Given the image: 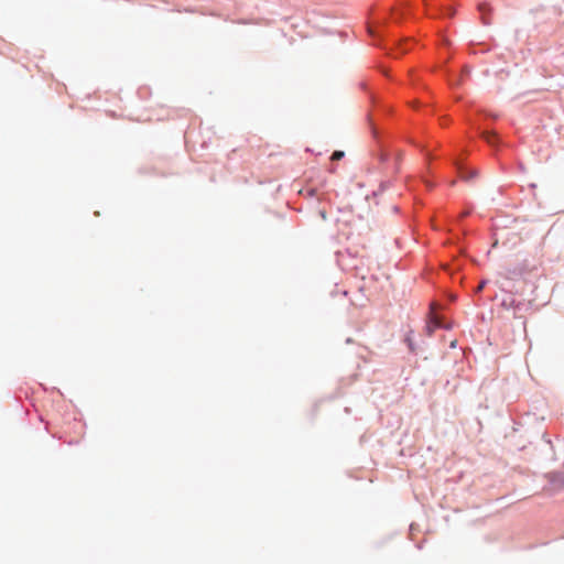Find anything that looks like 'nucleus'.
<instances>
[{
    "mask_svg": "<svg viewBox=\"0 0 564 564\" xmlns=\"http://www.w3.org/2000/svg\"><path fill=\"white\" fill-rule=\"evenodd\" d=\"M425 15L423 0H395L393 8L382 12L377 19L376 24L369 26L368 33L370 42L375 46L391 51L392 54L405 52L411 47H427L430 45L447 48L449 41L440 26L431 25L430 31L426 25L417 26L410 36L395 34L392 25H399L403 22H410L416 25Z\"/></svg>",
    "mask_w": 564,
    "mask_h": 564,
    "instance_id": "1",
    "label": "nucleus"
},
{
    "mask_svg": "<svg viewBox=\"0 0 564 564\" xmlns=\"http://www.w3.org/2000/svg\"><path fill=\"white\" fill-rule=\"evenodd\" d=\"M409 142L424 159L427 175L423 178V186L426 191H432L440 183L454 186L458 180L471 183L478 177V171L469 164L460 145L444 147L424 128L410 134Z\"/></svg>",
    "mask_w": 564,
    "mask_h": 564,
    "instance_id": "2",
    "label": "nucleus"
},
{
    "mask_svg": "<svg viewBox=\"0 0 564 564\" xmlns=\"http://www.w3.org/2000/svg\"><path fill=\"white\" fill-rule=\"evenodd\" d=\"M371 113L368 116V124L376 150L372 155L381 164H390L393 162L395 166L399 154L398 151L390 144L391 139L399 132L392 128L402 119L403 113L400 109L390 101L382 99H375L371 97Z\"/></svg>",
    "mask_w": 564,
    "mask_h": 564,
    "instance_id": "3",
    "label": "nucleus"
},
{
    "mask_svg": "<svg viewBox=\"0 0 564 564\" xmlns=\"http://www.w3.org/2000/svg\"><path fill=\"white\" fill-rule=\"evenodd\" d=\"M454 327V323L445 316L444 313L431 308L430 313L425 318V325L423 327V333L420 335L421 341L417 344L414 340L413 330H410L404 336V343L406 344L409 350L414 352L416 349L427 350L433 349L430 340L434 336L436 330L451 332Z\"/></svg>",
    "mask_w": 564,
    "mask_h": 564,
    "instance_id": "4",
    "label": "nucleus"
},
{
    "mask_svg": "<svg viewBox=\"0 0 564 564\" xmlns=\"http://www.w3.org/2000/svg\"><path fill=\"white\" fill-rule=\"evenodd\" d=\"M500 306L503 307L505 310L513 308L517 312L521 311L523 303L518 302L513 296L508 295L501 300Z\"/></svg>",
    "mask_w": 564,
    "mask_h": 564,
    "instance_id": "5",
    "label": "nucleus"
},
{
    "mask_svg": "<svg viewBox=\"0 0 564 564\" xmlns=\"http://www.w3.org/2000/svg\"><path fill=\"white\" fill-rule=\"evenodd\" d=\"M442 340L443 341H448V348L449 349H455L457 347V338L452 335V334H442Z\"/></svg>",
    "mask_w": 564,
    "mask_h": 564,
    "instance_id": "6",
    "label": "nucleus"
},
{
    "mask_svg": "<svg viewBox=\"0 0 564 564\" xmlns=\"http://www.w3.org/2000/svg\"><path fill=\"white\" fill-rule=\"evenodd\" d=\"M344 156H345V152H344V151H341V150H335V151L332 153V160H334V161H339V160H341Z\"/></svg>",
    "mask_w": 564,
    "mask_h": 564,
    "instance_id": "7",
    "label": "nucleus"
},
{
    "mask_svg": "<svg viewBox=\"0 0 564 564\" xmlns=\"http://www.w3.org/2000/svg\"><path fill=\"white\" fill-rule=\"evenodd\" d=\"M305 195L308 198H316L317 191H316V188L310 187V188L306 189V194Z\"/></svg>",
    "mask_w": 564,
    "mask_h": 564,
    "instance_id": "8",
    "label": "nucleus"
},
{
    "mask_svg": "<svg viewBox=\"0 0 564 564\" xmlns=\"http://www.w3.org/2000/svg\"><path fill=\"white\" fill-rule=\"evenodd\" d=\"M451 123V119L447 118V117H443V118H440V124H442L443 127H446Z\"/></svg>",
    "mask_w": 564,
    "mask_h": 564,
    "instance_id": "9",
    "label": "nucleus"
},
{
    "mask_svg": "<svg viewBox=\"0 0 564 564\" xmlns=\"http://www.w3.org/2000/svg\"><path fill=\"white\" fill-rule=\"evenodd\" d=\"M318 215H319V217H321L324 221H326V220H327V213H326V210H325V209H319V210H318Z\"/></svg>",
    "mask_w": 564,
    "mask_h": 564,
    "instance_id": "10",
    "label": "nucleus"
}]
</instances>
